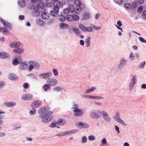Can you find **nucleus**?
I'll list each match as a JSON object with an SVG mask.
<instances>
[{"instance_id": "c03bdc74", "label": "nucleus", "mask_w": 146, "mask_h": 146, "mask_svg": "<svg viewBox=\"0 0 146 146\" xmlns=\"http://www.w3.org/2000/svg\"><path fill=\"white\" fill-rule=\"evenodd\" d=\"M126 60L124 58H122L120 62V64L121 65H124L126 63Z\"/></svg>"}, {"instance_id": "79ce46f5", "label": "nucleus", "mask_w": 146, "mask_h": 146, "mask_svg": "<svg viewBox=\"0 0 146 146\" xmlns=\"http://www.w3.org/2000/svg\"><path fill=\"white\" fill-rule=\"evenodd\" d=\"M5 26L9 28L10 29H11L12 27V25L10 23H7L6 24Z\"/></svg>"}, {"instance_id": "5701e85b", "label": "nucleus", "mask_w": 146, "mask_h": 146, "mask_svg": "<svg viewBox=\"0 0 146 146\" xmlns=\"http://www.w3.org/2000/svg\"><path fill=\"white\" fill-rule=\"evenodd\" d=\"M60 26L62 29L66 28H67L68 27V25L67 24L63 23H60Z\"/></svg>"}, {"instance_id": "a211bd4d", "label": "nucleus", "mask_w": 146, "mask_h": 146, "mask_svg": "<svg viewBox=\"0 0 146 146\" xmlns=\"http://www.w3.org/2000/svg\"><path fill=\"white\" fill-rule=\"evenodd\" d=\"M9 78L11 80H15L17 79L18 77L15 74H11L9 75Z\"/></svg>"}, {"instance_id": "9b49d317", "label": "nucleus", "mask_w": 146, "mask_h": 146, "mask_svg": "<svg viewBox=\"0 0 146 146\" xmlns=\"http://www.w3.org/2000/svg\"><path fill=\"white\" fill-rule=\"evenodd\" d=\"M101 115L102 117L106 121H110V119L109 117L108 113L105 111H101Z\"/></svg>"}, {"instance_id": "f03ea898", "label": "nucleus", "mask_w": 146, "mask_h": 146, "mask_svg": "<svg viewBox=\"0 0 146 146\" xmlns=\"http://www.w3.org/2000/svg\"><path fill=\"white\" fill-rule=\"evenodd\" d=\"M101 111L98 110H93L90 113V117L93 119H96L100 118L101 115Z\"/></svg>"}, {"instance_id": "6e6552de", "label": "nucleus", "mask_w": 146, "mask_h": 146, "mask_svg": "<svg viewBox=\"0 0 146 146\" xmlns=\"http://www.w3.org/2000/svg\"><path fill=\"white\" fill-rule=\"evenodd\" d=\"M33 97V95L30 94H27L23 95L21 97L23 100H29L31 99Z\"/></svg>"}, {"instance_id": "a19ab883", "label": "nucleus", "mask_w": 146, "mask_h": 146, "mask_svg": "<svg viewBox=\"0 0 146 146\" xmlns=\"http://www.w3.org/2000/svg\"><path fill=\"white\" fill-rule=\"evenodd\" d=\"M116 121L123 125H126V124L124 123V121L120 118Z\"/></svg>"}, {"instance_id": "8fccbe9b", "label": "nucleus", "mask_w": 146, "mask_h": 146, "mask_svg": "<svg viewBox=\"0 0 146 146\" xmlns=\"http://www.w3.org/2000/svg\"><path fill=\"white\" fill-rule=\"evenodd\" d=\"M52 71L55 76H57L58 75V72L57 70L56 69L54 68L53 69Z\"/></svg>"}, {"instance_id": "de8ad7c7", "label": "nucleus", "mask_w": 146, "mask_h": 146, "mask_svg": "<svg viewBox=\"0 0 146 146\" xmlns=\"http://www.w3.org/2000/svg\"><path fill=\"white\" fill-rule=\"evenodd\" d=\"M74 3L77 6H79L81 5L80 1L78 0H76L74 2Z\"/></svg>"}, {"instance_id": "c9c22d12", "label": "nucleus", "mask_w": 146, "mask_h": 146, "mask_svg": "<svg viewBox=\"0 0 146 146\" xmlns=\"http://www.w3.org/2000/svg\"><path fill=\"white\" fill-rule=\"evenodd\" d=\"M92 30H93V29L92 27H86L85 31H87L89 32H91L92 31Z\"/></svg>"}, {"instance_id": "9d476101", "label": "nucleus", "mask_w": 146, "mask_h": 146, "mask_svg": "<svg viewBox=\"0 0 146 146\" xmlns=\"http://www.w3.org/2000/svg\"><path fill=\"white\" fill-rule=\"evenodd\" d=\"M61 3L60 2L58 1H55L54 3V10L57 12L59 11V7L60 6Z\"/></svg>"}, {"instance_id": "2eb2a0df", "label": "nucleus", "mask_w": 146, "mask_h": 146, "mask_svg": "<svg viewBox=\"0 0 146 146\" xmlns=\"http://www.w3.org/2000/svg\"><path fill=\"white\" fill-rule=\"evenodd\" d=\"M39 7L38 5H36L33 8V14H34L35 13H36V15H38L39 14L38 11L39 9Z\"/></svg>"}, {"instance_id": "603ef678", "label": "nucleus", "mask_w": 146, "mask_h": 146, "mask_svg": "<svg viewBox=\"0 0 146 146\" xmlns=\"http://www.w3.org/2000/svg\"><path fill=\"white\" fill-rule=\"evenodd\" d=\"M0 20L1 23H2L5 26V25L6 24V22L5 20L3 19L2 18L0 17Z\"/></svg>"}, {"instance_id": "a878e982", "label": "nucleus", "mask_w": 146, "mask_h": 146, "mask_svg": "<svg viewBox=\"0 0 146 146\" xmlns=\"http://www.w3.org/2000/svg\"><path fill=\"white\" fill-rule=\"evenodd\" d=\"M81 11V9L79 6H77L74 9V11L76 13L78 14Z\"/></svg>"}, {"instance_id": "6e6d98bb", "label": "nucleus", "mask_w": 146, "mask_h": 146, "mask_svg": "<svg viewBox=\"0 0 146 146\" xmlns=\"http://www.w3.org/2000/svg\"><path fill=\"white\" fill-rule=\"evenodd\" d=\"M70 12L68 8L65 9L64 11V13L65 14H68Z\"/></svg>"}, {"instance_id": "4c0bfd02", "label": "nucleus", "mask_w": 146, "mask_h": 146, "mask_svg": "<svg viewBox=\"0 0 146 146\" xmlns=\"http://www.w3.org/2000/svg\"><path fill=\"white\" fill-rule=\"evenodd\" d=\"M73 30L74 33L77 35H79L80 34V32L79 30L76 28H74Z\"/></svg>"}, {"instance_id": "4be33fe9", "label": "nucleus", "mask_w": 146, "mask_h": 146, "mask_svg": "<svg viewBox=\"0 0 146 146\" xmlns=\"http://www.w3.org/2000/svg\"><path fill=\"white\" fill-rule=\"evenodd\" d=\"M19 4L21 7H24L25 5V3L24 0H19Z\"/></svg>"}, {"instance_id": "052dcab7", "label": "nucleus", "mask_w": 146, "mask_h": 146, "mask_svg": "<svg viewBox=\"0 0 146 146\" xmlns=\"http://www.w3.org/2000/svg\"><path fill=\"white\" fill-rule=\"evenodd\" d=\"M88 139L90 140H93L95 139V138L94 136L90 135L88 137Z\"/></svg>"}, {"instance_id": "58836bf2", "label": "nucleus", "mask_w": 146, "mask_h": 146, "mask_svg": "<svg viewBox=\"0 0 146 146\" xmlns=\"http://www.w3.org/2000/svg\"><path fill=\"white\" fill-rule=\"evenodd\" d=\"M43 88L45 91H47L50 88L49 85L48 84H45L43 86Z\"/></svg>"}, {"instance_id": "b1692460", "label": "nucleus", "mask_w": 146, "mask_h": 146, "mask_svg": "<svg viewBox=\"0 0 146 146\" xmlns=\"http://www.w3.org/2000/svg\"><path fill=\"white\" fill-rule=\"evenodd\" d=\"M53 90L54 91H56L58 92H59L62 91V88L60 86H57L54 88L53 89Z\"/></svg>"}, {"instance_id": "3c124183", "label": "nucleus", "mask_w": 146, "mask_h": 146, "mask_svg": "<svg viewBox=\"0 0 146 146\" xmlns=\"http://www.w3.org/2000/svg\"><path fill=\"white\" fill-rule=\"evenodd\" d=\"M92 27H93L96 30H98L101 29L100 27H97L93 25H92Z\"/></svg>"}, {"instance_id": "4d7b16f0", "label": "nucleus", "mask_w": 146, "mask_h": 146, "mask_svg": "<svg viewBox=\"0 0 146 146\" xmlns=\"http://www.w3.org/2000/svg\"><path fill=\"white\" fill-rule=\"evenodd\" d=\"M30 65L29 66V71H31L33 68H34V67L32 64H30Z\"/></svg>"}, {"instance_id": "7c9ffc66", "label": "nucleus", "mask_w": 146, "mask_h": 146, "mask_svg": "<svg viewBox=\"0 0 146 146\" xmlns=\"http://www.w3.org/2000/svg\"><path fill=\"white\" fill-rule=\"evenodd\" d=\"M59 19L61 21H64L66 19L65 16L62 15H60L59 16Z\"/></svg>"}, {"instance_id": "f257e3e1", "label": "nucleus", "mask_w": 146, "mask_h": 146, "mask_svg": "<svg viewBox=\"0 0 146 146\" xmlns=\"http://www.w3.org/2000/svg\"><path fill=\"white\" fill-rule=\"evenodd\" d=\"M50 107L45 106L41 108L38 111L40 114L39 117L40 118H42L41 121L42 122L48 123L52 119L53 116L51 115L53 112L50 111Z\"/></svg>"}, {"instance_id": "bb28decb", "label": "nucleus", "mask_w": 146, "mask_h": 146, "mask_svg": "<svg viewBox=\"0 0 146 146\" xmlns=\"http://www.w3.org/2000/svg\"><path fill=\"white\" fill-rule=\"evenodd\" d=\"M79 125L82 126V128H87L89 127V125L87 124L83 123L82 122H80L79 123Z\"/></svg>"}, {"instance_id": "bf43d9fd", "label": "nucleus", "mask_w": 146, "mask_h": 146, "mask_svg": "<svg viewBox=\"0 0 146 146\" xmlns=\"http://www.w3.org/2000/svg\"><path fill=\"white\" fill-rule=\"evenodd\" d=\"M73 109H79L78 108L79 107V106L77 104H75L72 106Z\"/></svg>"}, {"instance_id": "0e129e2a", "label": "nucleus", "mask_w": 146, "mask_h": 146, "mask_svg": "<svg viewBox=\"0 0 146 146\" xmlns=\"http://www.w3.org/2000/svg\"><path fill=\"white\" fill-rule=\"evenodd\" d=\"M16 48H17L20 46V43L19 42H16Z\"/></svg>"}, {"instance_id": "864d4df0", "label": "nucleus", "mask_w": 146, "mask_h": 146, "mask_svg": "<svg viewBox=\"0 0 146 146\" xmlns=\"http://www.w3.org/2000/svg\"><path fill=\"white\" fill-rule=\"evenodd\" d=\"M87 140V139L86 137L85 136L83 137L82 139V142L83 143H85L86 142Z\"/></svg>"}, {"instance_id": "423d86ee", "label": "nucleus", "mask_w": 146, "mask_h": 146, "mask_svg": "<svg viewBox=\"0 0 146 146\" xmlns=\"http://www.w3.org/2000/svg\"><path fill=\"white\" fill-rule=\"evenodd\" d=\"M18 64H20L21 65V66H28V64L27 62H22V61H19L17 59H14L13 60V64L14 65H16Z\"/></svg>"}, {"instance_id": "774afa93", "label": "nucleus", "mask_w": 146, "mask_h": 146, "mask_svg": "<svg viewBox=\"0 0 146 146\" xmlns=\"http://www.w3.org/2000/svg\"><path fill=\"white\" fill-rule=\"evenodd\" d=\"M139 40L142 42H145V40L144 39L141 37H140L139 38Z\"/></svg>"}, {"instance_id": "2f4dec72", "label": "nucleus", "mask_w": 146, "mask_h": 146, "mask_svg": "<svg viewBox=\"0 0 146 146\" xmlns=\"http://www.w3.org/2000/svg\"><path fill=\"white\" fill-rule=\"evenodd\" d=\"M79 26L80 29L84 31H85V30L86 28V27L85 26L82 24H80L79 25Z\"/></svg>"}, {"instance_id": "72a5a7b5", "label": "nucleus", "mask_w": 146, "mask_h": 146, "mask_svg": "<svg viewBox=\"0 0 146 146\" xmlns=\"http://www.w3.org/2000/svg\"><path fill=\"white\" fill-rule=\"evenodd\" d=\"M89 97L90 98L94 99H103L102 97L100 96H89Z\"/></svg>"}, {"instance_id": "f704fd0d", "label": "nucleus", "mask_w": 146, "mask_h": 146, "mask_svg": "<svg viewBox=\"0 0 146 146\" xmlns=\"http://www.w3.org/2000/svg\"><path fill=\"white\" fill-rule=\"evenodd\" d=\"M96 89V87L94 86H93L91 88H90L89 89L87 90L86 92L87 93H89L90 92H92L94 91Z\"/></svg>"}, {"instance_id": "f3484780", "label": "nucleus", "mask_w": 146, "mask_h": 146, "mask_svg": "<svg viewBox=\"0 0 146 146\" xmlns=\"http://www.w3.org/2000/svg\"><path fill=\"white\" fill-rule=\"evenodd\" d=\"M41 16L43 19H47L49 18V14L47 12H44L42 14Z\"/></svg>"}, {"instance_id": "412c9836", "label": "nucleus", "mask_w": 146, "mask_h": 146, "mask_svg": "<svg viewBox=\"0 0 146 146\" xmlns=\"http://www.w3.org/2000/svg\"><path fill=\"white\" fill-rule=\"evenodd\" d=\"M68 8L70 12L72 13L74 11V6L72 5H69Z\"/></svg>"}, {"instance_id": "49530a36", "label": "nucleus", "mask_w": 146, "mask_h": 146, "mask_svg": "<svg viewBox=\"0 0 146 146\" xmlns=\"http://www.w3.org/2000/svg\"><path fill=\"white\" fill-rule=\"evenodd\" d=\"M89 17V14L87 13H86L84 14L83 16L84 18L85 19H87Z\"/></svg>"}, {"instance_id": "39448f33", "label": "nucleus", "mask_w": 146, "mask_h": 146, "mask_svg": "<svg viewBox=\"0 0 146 146\" xmlns=\"http://www.w3.org/2000/svg\"><path fill=\"white\" fill-rule=\"evenodd\" d=\"M66 19L68 21H71L72 20L76 21L79 19V17L77 15L73 16L71 15H68L66 16Z\"/></svg>"}, {"instance_id": "09e8293b", "label": "nucleus", "mask_w": 146, "mask_h": 146, "mask_svg": "<svg viewBox=\"0 0 146 146\" xmlns=\"http://www.w3.org/2000/svg\"><path fill=\"white\" fill-rule=\"evenodd\" d=\"M145 64V62L144 61L143 62H142L139 66V68H143L144 67V66Z\"/></svg>"}, {"instance_id": "dca6fc26", "label": "nucleus", "mask_w": 146, "mask_h": 146, "mask_svg": "<svg viewBox=\"0 0 146 146\" xmlns=\"http://www.w3.org/2000/svg\"><path fill=\"white\" fill-rule=\"evenodd\" d=\"M10 55L5 52L1 53L0 52V58L3 59H7L9 58Z\"/></svg>"}, {"instance_id": "ea45409f", "label": "nucleus", "mask_w": 146, "mask_h": 146, "mask_svg": "<svg viewBox=\"0 0 146 146\" xmlns=\"http://www.w3.org/2000/svg\"><path fill=\"white\" fill-rule=\"evenodd\" d=\"M143 9V7L142 6H139L137 9V11L138 13H141Z\"/></svg>"}, {"instance_id": "680f3d73", "label": "nucleus", "mask_w": 146, "mask_h": 146, "mask_svg": "<svg viewBox=\"0 0 146 146\" xmlns=\"http://www.w3.org/2000/svg\"><path fill=\"white\" fill-rule=\"evenodd\" d=\"M102 143L103 144H106L107 143V141L106 139L105 138H104L102 140Z\"/></svg>"}, {"instance_id": "aec40b11", "label": "nucleus", "mask_w": 146, "mask_h": 146, "mask_svg": "<svg viewBox=\"0 0 146 146\" xmlns=\"http://www.w3.org/2000/svg\"><path fill=\"white\" fill-rule=\"evenodd\" d=\"M90 37L88 36L85 42L86 44V46L87 47L90 46Z\"/></svg>"}, {"instance_id": "e433bc0d", "label": "nucleus", "mask_w": 146, "mask_h": 146, "mask_svg": "<svg viewBox=\"0 0 146 146\" xmlns=\"http://www.w3.org/2000/svg\"><path fill=\"white\" fill-rule=\"evenodd\" d=\"M114 2L117 4L121 5L123 3L122 0H114Z\"/></svg>"}, {"instance_id": "6ab92c4d", "label": "nucleus", "mask_w": 146, "mask_h": 146, "mask_svg": "<svg viewBox=\"0 0 146 146\" xmlns=\"http://www.w3.org/2000/svg\"><path fill=\"white\" fill-rule=\"evenodd\" d=\"M13 52L17 54H20L23 52V50L22 49L17 48L14 49Z\"/></svg>"}, {"instance_id": "20e7f679", "label": "nucleus", "mask_w": 146, "mask_h": 146, "mask_svg": "<svg viewBox=\"0 0 146 146\" xmlns=\"http://www.w3.org/2000/svg\"><path fill=\"white\" fill-rule=\"evenodd\" d=\"M46 82L49 86H54L57 84L58 82L56 79L50 78L47 79Z\"/></svg>"}, {"instance_id": "13d9d810", "label": "nucleus", "mask_w": 146, "mask_h": 146, "mask_svg": "<svg viewBox=\"0 0 146 146\" xmlns=\"http://www.w3.org/2000/svg\"><path fill=\"white\" fill-rule=\"evenodd\" d=\"M142 16L145 19H146V10H144L142 13Z\"/></svg>"}, {"instance_id": "5fc2aeb1", "label": "nucleus", "mask_w": 146, "mask_h": 146, "mask_svg": "<svg viewBox=\"0 0 146 146\" xmlns=\"http://www.w3.org/2000/svg\"><path fill=\"white\" fill-rule=\"evenodd\" d=\"M69 131L70 134L75 133L78 131V130H72Z\"/></svg>"}, {"instance_id": "c85d7f7f", "label": "nucleus", "mask_w": 146, "mask_h": 146, "mask_svg": "<svg viewBox=\"0 0 146 146\" xmlns=\"http://www.w3.org/2000/svg\"><path fill=\"white\" fill-rule=\"evenodd\" d=\"M138 5V2L137 1H135L133 2L132 4V7L134 8L137 7Z\"/></svg>"}, {"instance_id": "f8f14e48", "label": "nucleus", "mask_w": 146, "mask_h": 146, "mask_svg": "<svg viewBox=\"0 0 146 146\" xmlns=\"http://www.w3.org/2000/svg\"><path fill=\"white\" fill-rule=\"evenodd\" d=\"M52 75V73L51 72H47L45 73H44L40 74L39 76L40 78H42L43 79L47 78L50 77Z\"/></svg>"}, {"instance_id": "1a4fd4ad", "label": "nucleus", "mask_w": 146, "mask_h": 146, "mask_svg": "<svg viewBox=\"0 0 146 146\" xmlns=\"http://www.w3.org/2000/svg\"><path fill=\"white\" fill-rule=\"evenodd\" d=\"M41 104V101L37 100L32 103L31 104V106L33 108H35L40 106Z\"/></svg>"}, {"instance_id": "0eeeda50", "label": "nucleus", "mask_w": 146, "mask_h": 146, "mask_svg": "<svg viewBox=\"0 0 146 146\" xmlns=\"http://www.w3.org/2000/svg\"><path fill=\"white\" fill-rule=\"evenodd\" d=\"M72 111L74 112V115L75 116L80 117L83 114V112L80 109H74Z\"/></svg>"}, {"instance_id": "cd10ccee", "label": "nucleus", "mask_w": 146, "mask_h": 146, "mask_svg": "<svg viewBox=\"0 0 146 146\" xmlns=\"http://www.w3.org/2000/svg\"><path fill=\"white\" fill-rule=\"evenodd\" d=\"M114 118L116 121H117L120 119L119 113L118 112H116L115 115L114 116Z\"/></svg>"}, {"instance_id": "37998d69", "label": "nucleus", "mask_w": 146, "mask_h": 146, "mask_svg": "<svg viewBox=\"0 0 146 146\" xmlns=\"http://www.w3.org/2000/svg\"><path fill=\"white\" fill-rule=\"evenodd\" d=\"M37 23H38V24L40 25H42L44 23V21H43L39 19H38V20H37Z\"/></svg>"}, {"instance_id": "69168bd1", "label": "nucleus", "mask_w": 146, "mask_h": 146, "mask_svg": "<svg viewBox=\"0 0 146 146\" xmlns=\"http://www.w3.org/2000/svg\"><path fill=\"white\" fill-rule=\"evenodd\" d=\"M24 16L23 15H21L19 16V19L20 20H23L24 19Z\"/></svg>"}, {"instance_id": "e2e57ef3", "label": "nucleus", "mask_w": 146, "mask_h": 146, "mask_svg": "<svg viewBox=\"0 0 146 146\" xmlns=\"http://www.w3.org/2000/svg\"><path fill=\"white\" fill-rule=\"evenodd\" d=\"M36 112V111L34 109L33 110H31L30 111V113L31 115H33L35 114Z\"/></svg>"}, {"instance_id": "a18cd8bd", "label": "nucleus", "mask_w": 146, "mask_h": 146, "mask_svg": "<svg viewBox=\"0 0 146 146\" xmlns=\"http://www.w3.org/2000/svg\"><path fill=\"white\" fill-rule=\"evenodd\" d=\"M16 42H11L10 44V46L12 48H14L16 47Z\"/></svg>"}, {"instance_id": "ddd939ff", "label": "nucleus", "mask_w": 146, "mask_h": 146, "mask_svg": "<svg viewBox=\"0 0 146 146\" xmlns=\"http://www.w3.org/2000/svg\"><path fill=\"white\" fill-rule=\"evenodd\" d=\"M136 77L135 76H134L133 77L132 80L130 83L129 89L130 90H131L132 89L133 86L136 82Z\"/></svg>"}, {"instance_id": "c756f323", "label": "nucleus", "mask_w": 146, "mask_h": 146, "mask_svg": "<svg viewBox=\"0 0 146 146\" xmlns=\"http://www.w3.org/2000/svg\"><path fill=\"white\" fill-rule=\"evenodd\" d=\"M124 6L127 9L129 10L131 8V6L130 3H125Z\"/></svg>"}, {"instance_id": "473e14b6", "label": "nucleus", "mask_w": 146, "mask_h": 146, "mask_svg": "<svg viewBox=\"0 0 146 146\" xmlns=\"http://www.w3.org/2000/svg\"><path fill=\"white\" fill-rule=\"evenodd\" d=\"M58 12L56 11H52L50 12V14L52 16L56 17L58 16Z\"/></svg>"}, {"instance_id": "338daca9", "label": "nucleus", "mask_w": 146, "mask_h": 146, "mask_svg": "<svg viewBox=\"0 0 146 146\" xmlns=\"http://www.w3.org/2000/svg\"><path fill=\"white\" fill-rule=\"evenodd\" d=\"M115 129L116 131H117V133H119V127L117 125L115 126Z\"/></svg>"}, {"instance_id": "4468645a", "label": "nucleus", "mask_w": 146, "mask_h": 146, "mask_svg": "<svg viewBox=\"0 0 146 146\" xmlns=\"http://www.w3.org/2000/svg\"><path fill=\"white\" fill-rule=\"evenodd\" d=\"M29 64H31L33 65L34 68L36 69H38L40 67V66L39 64L35 61H29Z\"/></svg>"}, {"instance_id": "7ed1b4c3", "label": "nucleus", "mask_w": 146, "mask_h": 146, "mask_svg": "<svg viewBox=\"0 0 146 146\" xmlns=\"http://www.w3.org/2000/svg\"><path fill=\"white\" fill-rule=\"evenodd\" d=\"M66 123V120L62 118L58 119L56 123H52L50 125V126L52 127H56V125L58 124L60 125H63Z\"/></svg>"}, {"instance_id": "393cba45", "label": "nucleus", "mask_w": 146, "mask_h": 146, "mask_svg": "<svg viewBox=\"0 0 146 146\" xmlns=\"http://www.w3.org/2000/svg\"><path fill=\"white\" fill-rule=\"evenodd\" d=\"M4 105L8 106H15L16 104L14 102H9L8 103H5L4 104Z\"/></svg>"}]
</instances>
